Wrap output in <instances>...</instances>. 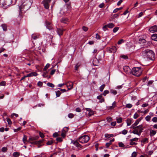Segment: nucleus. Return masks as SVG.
<instances>
[{
	"mask_svg": "<svg viewBox=\"0 0 157 157\" xmlns=\"http://www.w3.org/2000/svg\"><path fill=\"white\" fill-rule=\"evenodd\" d=\"M22 3L19 6L20 13L22 11H25L29 9L33 3L32 0H22Z\"/></svg>",
	"mask_w": 157,
	"mask_h": 157,
	"instance_id": "obj_1",
	"label": "nucleus"
},
{
	"mask_svg": "<svg viewBox=\"0 0 157 157\" xmlns=\"http://www.w3.org/2000/svg\"><path fill=\"white\" fill-rule=\"evenodd\" d=\"M142 70L141 67H135L132 69L131 73L133 75L139 77L142 74Z\"/></svg>",
	"mask_w": 157,
	"mask_h": 157,
	"instance_id": "obj_2",
	"label": "nucleus"
},
{
	"mask_svg": "<svg viewBox=\"0 0 157 157\" xmlns=\"http://www.w3.org/2000/svg\"><path fill=\"white\" fill-rule=\"evenodd\" d=\"M143 52L146 55L147 58L153 60L155 58V54L152 50L147 49L143 51Z\"/></svg>",
	"mask_w": 157,
	"mask_h": 157,
	"instance_id": "obj_3",
	"label": "nucleus"
},
{
	"mask_svg": "<svg viewBox=\"0 0 157 157\" xmlns=\"http://www.w3.org/2000/svg\"><path fill=\"white\" fill-rule=\"evenodd\" d=\"M90 140L89 136L87 135H84L80 136L79 138V141L82 144L87 143Z\"/></svg>",
	"mask_w": 157,
	"mask_h": 157,
	"instance_id": "obj_4",
	"label": "nucleus"
},
{
	"mask_svg": "<svg viewBox=\"0 0 157 157\" xmlns=\"http://www.w3.org/2000/svg\"><path fill=\"white\" fill-rule=\"evenodd\" d=\"M12 0H1L0 2L3 6H8L12 3Z\"/></svg>",
	"mask_w": 157,
	"mask_h": 157,
	"instance_id": "obj_5",
	"label": "nucleus"
},
{
	"mask_svg": "<svg viewBox=\"0 0 157 157\" xmlns=\"http://www.w3.org/2000/svg\"><path fill=\"white\" fill-rule=\"evenodd\" d=\"M51 0H44L42 2L44 8L48 9L49 7V3L50 2Z\"/></svg>",
	"mask_w": 157,
	"mask_h": 157,
	"instance_id": "obj_6",
	"label": "nucleus"
},
{
	"mask_svg": "<svg viewBox=\"0 0 157 157\" xmlns=\"http://www.w3.org/2000/svg\"><path fill=\"white\" fill-rule=\"evenodd\" d=\"M66 30L65 29H64L63 28H57V33L59 36H61L63 34L64 31Z\"/></svg>",
	"mask_w": 157,
	"mask_h": 157,
	"instance_id": "obj_7",
	"label": "nucleus"
},
{
	"mask_svg": "<svg viewBox=\"0 0 157 157\" xmlns=\"http://www.w3.org/2000/svg\"><path fill=\"white\" fill-rule=\"evenodd\" d=\"M46 28L49 30L53 29L52 25V23L47 21H46L45 22Z\"/></svg>",
	"mask_w": 157,
	"mask_h": 157,
	"instance_id": "obj_8",
	"label": "nucleus"
},
{
	"mask_svg": "<svg viewBox=\"0 0 157 157\" xmlns=\"http://www.w3.org/2000/svg\"><path fill=\"white\" fill-rule=\"evenodd\" d=\"M149 31L152 33L157 32V26L155 25L150 27L149 28Z\"/></svg>",
	"mask_w": 157,
	"mask_h": 157,
	"instance_id": "obj_9",
	"label": "nucleus"
},
{
	"mask_svg": "<svg viewBox=\"0 0 157 157\" xmlns=\"http://www.w3.org/2000/svg\"><path fill=\"white\" fill-rule=\"evenodd\" d=\"M117 48L115 46H113L107 48V51L109 53H115L116 52Z\"/></svg>",
	"mask_w": 157,
	"mask_h": 157,
	"instance_id": "obj_10",
	"label": "nucleus"
},
{
	"mask_svg": "<svg viewBox=\"0 0 157 157\" xmlns=\"http://www.w3.org/2000/svg\"><path fill=\"white\" fill-rule=\"evenodd\" d=\"M43 140H40L39 141H36L31 142V144H35L38 145V147H40L42 146L41 143L43 142Z\"/></svg>",
	"mask_w": 157,
	"mask_h": 157,
	"instance_id": "obj_11",
	"label": "nucleus"
},
{
	"mask_svg": "<svg viewBox=\"0 0 157 157\" xmlns=\"http://www.w3.org/2000/svg\"><path fill=\"white\" fill-rule=\"evenodd\" d=\"M39 138V136H36L34 137H30L28 140V141L30 143H31V142L36 141V140H37Z\"/></svg>",
	"mask_w": 157,
	"mask_h": 157,
	"instance_id": "obj_12",
	"label": "nucleus"
},
{
	"mask_svg": "<svg viewBox=\"0 0 157 157\" xmlns=\"http://www.w3.org/2000/svg\"><path fill=\"white\" fill-rule=\"evenodd\" d=\"M143 125L142 124L140 125L137 126H136V129H138V132H139V134L141 135V133L142 132V131L143 130Z\"/></svg>",
	"mask_w": 157,
	"mask_h": 157,
	"instance_id": "obj_13",
	"label": "nucleus"
},
{
	"mask_svg": "<svg viewBox=\"0 0 157 157\" xmlns=\"http://www.w3.org/2000/svg\"><path fill=\"white\" fill-rule=\"evenodd\" d=\"M123 70L126 73H128L129 72L131 73V71H130V69L128 66H125L124 67Z\"/></svg>",
	"mask_w": 157,
	"mask_h": 157,
	"instance_id": "obj_14",
	"label": "nucleus"
},
{
	"mask_svg": "<svg viewBox=\"0 0 157 157\" xmlns=\"http://www.w3.org/2000/svg\"><path fill=\"white\" fill-rule=\"evenodd\" d=\"M60 21L62 23L64 24H67L69 22L68 19L65 17L62 18L60 20Z\"/></svg>",
	"mask_w": 157,
	"mask_h": 157,
	"instance_id": "obj_15",
	"label": "nucleus"
},
{
	"mask_svg": "<svg viewBox=\"0 0 157 157\" xmlns=\"http://www.w3.org/2000/svg\"><path fill=\"white\" fill-rule=\"evenodd\" d=\"M66 85L67 87H69L70 88H68V90H70L73 87V83L71 82H68L66 83Z\"/></svg>",
	"mask_w": 157,
	"mask_h": 157,
	"instance_id": "obj_16",
	"label": "nucleus"
},
{
	"mask_svg": "<svg viewBox=\"0 0 157 157\" xmlns=\"http://www.w3.org/2000/svg\"><path fill=\"white\" fill-rule=\"evenodd\" d=\"M73 144H74L76 147L78 148H81L82 147V145L79 144V143L77 141H75L73 142Z\"/></svg>",
	"mask_w": 157,
	"mask_h": 157,
	"instance_id": "obj_17",
	"label": "nucleus"
},
{
	"mask_svg": "<svg viewBox=\"0 0 157 157\" xmlns=\"http://www.w3.org/2000/svg\"><path fill=\"white\" fill-rule=\"evenodd\" d=\"M151 38L153 40L157 41V34L155 33L153 34L151 36Z\"/></svg>",
	"mask_w": 157,
	"mask_h": 157,
	"instance_id": "obj_18",
	"label": "nucleus"
},
{
	"mask_svg": "<svg viewBox=\"0 0 157 157\" xmlns=\"http://www.w3.org/2000/svg\"><path fill=\"white\" fill-rule=\"evenodd\" d=\"M116 102L115 101H114L112 103V105L110 106L109 107V109H113L116 106Z\"/></svg>",
	"mask_w": 157,
	"mask_h": 157,
	"instance_id": "obj_19",
	"label": "nucleus"
},
{
	"mask_svg": "<svg viewBox=\"0 0 157 157\" xmlns=\"http://www.w3.org/2000/svg\"><path fill=\"white\" fill-rule=\"evenodd\" d=\"M67 6V11H68L70 10L71 9V3H69L66 4Z\"/></svg>",
	"mask_w": 157,
	"mask_h": 157,
	"instance_id": "obj_20",
	"label": "nucleus"
},
{
	"mask_svg": "<svg viewBox=\"0 0 157 157\" xmlns=\"http://www.w3.org/2000/svg\"><path fill=\"white\" fill-rule=\"evenodd\" d=\"M1 26L4 31H6L7 30V26L6 24H3L1 25Z\"/></svg>",
	"mask_w": 157,
	"mask_h": 157,
	"instance_id": "obj_21",
	"label": "nucleus"
},
{
	"mask_svg": "<svg viewBox=\"0 0 157 157\" xmlns=\"http://www.w3.org/2000/svg\"><path fill=\"white\" fill-rule=\"evenodd\" d=\"M29 77L33 76H36L38 74L36 72H34L29 74Z\"/></svg>",
	"mask_w": 157,
	"mask_h": 157,
	"instance_id": "obj_22",
	"label": "nucleus"
},
{
	"mask_svg": "<svg viewBox=\"0 0 157 157\" xmlns=\"http://www.w3.org/2000/svg\"><path fill=\"white\" fill-rule=\"evenodd\" d=\"M132 133L135 134H136L139 136H140V134H139V132H138V129H135L132 131Z\"/></svg>",
	"mask_w": 157,
	"mask_h": 157,
	"instance_id": "obj_23",
	"label": "nucleus"
},
{
	"mask_svg": "<svg viewBox=\"0 0 157 157\" xmlns=\"http://www.w3.org/2000/svg\"><path fill=\"white\" fill-rule=\"evenodd\" d=\"M107 27L109 28H113L114 26V25L113 23H109L107 25Z\"/></svg>",
	"mask_w": 157,
	"mask_h": 157,
	"instance_id": "obj_24",
	"label": "nucleus"
},
{
	"mask_svg": "<svg viewBox=\"0 0 157 157\" xmlns=\"http://www.w3.org/2000/svg\"><path fill=\"white\" fill-rule=\"evenodd\" d=\"M105 136L106 138H109L110 137H113V135L112 134H105Z\"/></svg>",
	"mask_w": 157,
	"mask_h": 157,
	"instance_id": "obj_25",
	"label": "nucleus"
},
{
	"mask_svg": "<svg viewBox=\"0 0 157 157\" xmlns=\"http://www.w3.org/2000/svg\"><path fill=\"white\" fill-rule=\"evenodd\" d=\"M110 92L113 95H116L117 94V91L116 90L113 89H110Z\"/></svg>",
	"mask_w": 157,
	"mask_h": 157,
	"instance_id": "obj_26",
	"label": "nucleus"
},
{
	"mask_svg": "<svg viewBox=\"0 0 157 157\" xmlns=\"http://www.w3.org/2000/svg\"><path fill=\"white\" fill-rule=\"evenodd\" d=\"M132 124V121L130 119H128L127 120V126H130Z\"/></svg>",
	"mask_w": 157,
	"mask_h": 157,
	"instance_id": "obj_27",
	"label": "nucleus"
},
{
	"mask_svg": "<svg viewBox=\"0 0 157 157\" xmlns=\"http://www.w3.org/2000/svg\"><path fill=\"white\" fill-rule=\"evenodd\" d=\"M65 10L63 8L61 9L60 11V13L62 15H65L66 14V12L65 11Z\"/></svg>",
	"mask_w": 157,
	"mask_h": 157,
	"instance_id": "obj_28",
	"label": "nucleus"
},
{
	"mask_svg": "<svg viewBox=\"0 0 157 157\" xmlns=\"http://www.w3.org/2000/svg\"><path fill=\"white\" fill-rule=\"evenodd\" d=\"M47 85L48 86L52 88H53L55 86L54 84L49 82H48L47 84Z\"/></svg>",
	"mask_w": 157,
	"mask_h": 157,
	"instance_id": "obj_29",
	"label": "nucleus"
},
{
	"mask_svg": "<svg viewBox=\"0 0 157 157\" xmlns=\"http://www.w3.org/2000/svg\"><path fill=\"white\" fill-rule=\"evenodd\" d=\"M20 155V154L18 152H14L13 154V155L15 157H17Z\"/></svg>",
	"mask_w": 157,
	"mask_h": 157,
	"instance_id": "obj_30",
	"label": "nucleus"
},
{
	"mask_svg": "<svg viewBox=\"0 0 157 157\" xmlns=\"http://www.w3.org/2000/svg\"><path fill=\"white\" fill-rule=\"evenodd\" d=\"M122 118L121 117H119L117 118V122L118 123H121L122 121Z\"/></svg>",
	"mask_w": 157,
	"mask_h": 157,
	"instance_id": "obj_31",
	"label": "nucleus"
},
{
	"mask_svg": "<svg viewBox=\"0 0 157 157\" xmlns=\"http://www.w3.org/2000/svg\"><path fill=\"white\" fill-rule=\"evenodd\" d=\"M105 86V85L103 84L99 88V90L100 91L102 92L103 91L104 88Z\"/></svg>",
	"mask_w": 157,
	"mask_h": 157,
	"instance_id": "obj_32",
	"label": "nucleus"
},
{
	"mask_svg": "<svg viewBox=\"0 0 157 157\" xmlns=\"http://www.w3.org/2000/svg\"><path fill=\"white\" fill-rule=\"evenodd\" d=\"M27 137L26 135H24L22 139V140L23 142L25 143L27 141Z\"/></svg>",
	"mask_w": 157,
	"mask_h": 157,
	"instance_id": "obj_33",
	"label": "nucleus"
},
{
	"mask_svg": "<svg viewBox=\"0 0 157 157\" xmlns=\"http://www.w3.org/2000/svg\"><path fill=\"white\" fill-rule=\"evenodd\" d=\"M68 129L69 128L68 127H65L63 128L62 131L67 133L68 130Z\"/></svg>",
	"mask_w": 157,
	"mask_h": 157,
	"instance_id": "obj_34",
	"label": "nucleus"
},
{
	"mask_svg": "<svg viewBox=\"0 0 157 157\" xmlns=\"http://www.w3.org/2000/svg\"><path fill=\"white\" fill-rule=\"evenodd\" d=\"M119 17V15L118 14H114L112 16V18L113 19H114L116 18H118Z\"/></svg>",
	"mask_w": 157,
	"mask_h": 157,
	"instance_id": "obj_35",
	"label": "nucleus"
},
{
	"mask_svg": "<svg viewBox=\"0 0 157 157\" xmlns=\"http://www.w3.org/2000/svg\"><path fill=\"white\" fill-rule=\"evenodd\" d=\"M56 97H59L61 95V93L59 91H58L56 92Z\"/></svg>",
	"mask_w": 157,
	"mask_h": 157,
	"instance_id": "obj_36",
	"label": "nucleus"
},
{
	"mask_svg": "<svg viewBox=\"0 0 157 157\" xmlns=\"http://www.w3.org/2000/svg\"><path fill=\"white\" fill-rule=\"evenodd\" d=\"M49 66L50 64L49 63H47L44 68L43 70L44 71H46L47 69L49 67Z\"/></svg>",
	"mask_w": 157,
	"mask_h": 157,
	"instance_id": "obj_37",
	"label": "nucleus"
},
{
	"mask_svg": "<svg viewBox=\"0 0 157 157\" xmlns=\"http://www.w3.org/2000/svg\"><path fill=\"white\" fill-rule=\"evenodd\" d=\"M6 82L5 81H2L1 82H0V86H6Z\"/></svg>",
	"mask_w": 157,
	"mask_h": 157,
	"instance_id": "obj_38",
	"label": "nucleus"
},
{
	"mask_svg": "<svg viewBox=\"0 0 157 157\" xmlns=\"http://www.w3.org/2000/svg\"><path fill=\"white\" fill-rule=\"evenodd\" d=\"M138 138H134L130 139V141H133V142H134V141L137 142L138 141Z\"/></svg>",
	"mask_w": 157,
	"mask_h": 157,
	"instance_id": "obj_39",
	"label": "nucleus"
},
{
	"mask_svg": "<svg viewBox=\"0 0 157 157\" xmlns=\"http://www.w3.org/2000/svg\"><path fill=\"white\" fill-rule=\"evenodd\" d=\"M109 90H105L104 91L103 93L102 94L104 96H105L107 94H108L109 93Z\"/></svg>",
	"mask_w": 157,
	"mask_h": 157,
	"instance_id": "obj_40",
	"label": "nucleus"
},
{
	"mask_svg": "<svg viewBox=\"0 0 157 157\" xmlns=\"http://www.w3.org/2000/svg\"><path fill=\"white\" fill-rule=\"evenodd\" d=\"M132 105L130 103L127 104L126 105V107L128 108H130L132 107Z\"/></svg>",
	"mask_w": 157,
	"mask_h": 157,
	"instance_id": "obj_41",
	"label": "nucleus"
},
{
	"mask_svg": "<svg viewBox=\"0 0 157 157\" xmlns=\"http://www.w3.org/2000/svg\"><path fill=\"white\" fill-rule=\"evenodd\" d=\"M119 28L117 27H115L113 29V33H116L119 29Z\"/></svg>",
	"mask_w": 157,
	"mask_h": 157,
	"instance_id": "obj_42",
	"label": "nucleus"
},
{
	"mask_svg": "<svg viewBox=\"0 0 157 157\" xmlns=\"http://www.w3.org/2000/svg\"><path fill=\"white\" fill-rule=\"evenodd\" d=\"M66 133L62 131V133L61 134V136L63 138H64L66 136Z\"/></svg>",
	"mask_w": 157,
	"mask_h": 157,
	"instance_id": "obj_43",
	"label": "nucleus"
},
{
	"mask_svg": "<svg viewBox=\"0 0 157 157\" xmlns=\"http://www.w3.org/2000/svg\"><path fill=\"white\" fill-rule=\"evenodd\" d=\"M80 64L79 63H78L76 64V65L75 66V70H77L78 68L80 66Z\"/></svg>",
	"mask_w": 157,
	"mask_h": 157,
	"instance_id": "obj_44",
	"label": "nucleus"
},
{
	"mask_svg": "<svg viewBox=\"0 0 157 157\" xmlns=\"http://www.w3.org/2000/svg\"><path fill=\"white\" fill-rule=\"evenodd\" d=\"M151 118V117L150 116L148 115L146 117L145 119L147 121H150Z\"/></svg>",
	"mask_w": 157,
	"mask_h": 157,
	"instance_id": "obj_45",
	"label": "nucleus"
},
{
	"mask_svg": "<svg viewBox=\"0 0 157 157\" xmlns=\"http://www.w3.org/2000/svg\"><path fill=\"white\" fill-rule=\"evenodd\" d=\"M56 140L58 142H61L63 141V140L61 137H58L56 139Z\"/></svg>",
	"mask_w": 157,
	"mask_h": 157,
	"instance_id": "obj_46",
	"label": "nucleus"
},
{
	"mask_svg": "<svg viewBox=\"0 0 157 157\" xmlns=\"http://www.w3.org/2000/svg\"><path fill=\"white\" fill-rule=\"evenodd\" d=\"M21 129V127H19L17 129H14V132H17L20 130Z\"/></svg>",
	"mask_w": 157,
	"mask_h": 157,
	"instance_id": "obj_47",
	"label": "nucleus"
},
{
	"mask_svg": "<svg viewBox=\"0 0 157 157\" xmlns=\"http://www.w3.org/2000/svg\"><path fill=\"white\" fill-rule=\"evenodd\" d=\"M112 142H110V141L109 142L107 143L105 145L106 146V147L108 148V147L109 146L111 145L112 144Z\"/></svg>",
	"mask_w": 157,
	"mask_h": 157,
	"instance_id": "obj_48",
	"label": "nucleus"
},
{
	"mask_svg": "<svg viewBox=\"0 0 157 157\" xmlns=\"http://www.w3.org/2000/svg\"><path fill=\"white\" fill-rule=\"evenodd\" d=\"M68 117L70 118H72L74 117V114L71 113H69L68 115Z\"/></svg>",
	"mask_w": 157,
	"mask_h": 157,
	"instance_id": "obj_49",
	"label": "nucleus"
},
{
	"mask_svg": "<svg viewBox=\"0 0 157 157\" xmlns=\"http://www.w3.org/2000/svg\"><path fill=\"white\" fill-rule=\"evenodd\" d=\"M118 144L119 147H124V144L122 142H119Z\"/></svg>",
	"mask_w": 157,
	"mask_h": 157,
	"instance_id": "obj_50",
	"label": "nucleus"
},
{
	"mask_svg": "<svg viewBox=\"0 0 157 157\" xmlns=\"http://www.w3.org/2000/svg\"><path fill=\"white\" fill-rule=\"evenodd\" d=\"M32 38L34 40H36L38 38V37L35 34H33L32 35Z\"/></svg>",
	"mask_w": 157,
	"mask_h": 157,
	"instance_id": "obj_51",
	"label": "nucleus"
},
{
	"mask_svg": "<svg viewBox=\"0 0 157 157\" xmlns=\"http://www.w3.org/2000/svg\"><path fill=\"white\" fill-rule=\"evenodd\" d=\"M137 155V153L136 152H133L132 154V156L131 157H136Z\"/></svg>",
	"mask_w": 157,
	"mask_h": 157,
	"instance_id": "obj_52",
	"label": "nucleus"
},
{
	"mask_svg": "<svg viewBox=\"0 0 157 157\" xmlns=\"http://www.w3.org/2000/svg\"><path fill=\"white\" fill-rule=\"evenodd\" d=\"M150 133H151V135L153 136L156 134V132L154 130H152L151 131Z\"/></svg>",
	"mask_w": 157,
	"mask_h": 157,
	"instance_id": "obj_53",
	"label": "nucleus"
},
{
	"mask_svg": "<svg viewBox=\"0 0 157 157\" xmlns=\"http://www.w3.org/2000/svg\"><path fill=\"white\" fill-rule=\"evenodd\" d=\"M107 27V25H105V26H103L102 27L103 30L105 31H106V30H107L108 29Z\"/></svg>",
	"mask_w": 157,
	"mask_h": 157,
	"instance_id": "obj_54",
	"label": "nucleus"
},
{
	"mask_svg": "<svg viewBox=\"0 0 157 157\" xmlns=\"http://www.w3.org/2000/svg\"><path fill=\"white\" fill-rule=\"evenodd\" d=\"M139 116V115L137 113H135V114L134 115L133 118L134 119H137Z\"/></svg>",
	"mask_w": 157,
	"mask_h": 157,
	"instance_id": "obj_55",
	"label": "nucleus"
},
{
	"mask_svg": "<svg viewBox=\"0 0 157 157\" xmlns=\"http://www.w3.org/2000/svg\"><path fill=\"white\" fill-rule=\"evenodd\" d=\"M128 132V131L127 130L124 129L122 131V134L123 135H126Z\"/></svg>",
	"mask_w": 157,
	"mask_h": 157,
	"instance_id": "obj_56",
	"label": "nucleus"
},
{
	"mask_svg": "<svg viewBox=\"0 0 157 157\" xmlns=\"http://www.w3.org/2000/svg\"><path fill=\"white\" fill-rule=\"evenodd\" d=\"M6 121L7 122L8 124H11L12 122H11V121L10 119V118H7Z\"/></svg>",
	"mask_w": 157,
	"mask_h": 157,
	"instance_id": "obj_57",
	"label": "nucleus"
},
{
	"mask_svg": "<svg viewBox=\"0 0 157 157\" xmlns=\"http://www.w3.org/2000/svg\"><path fill=\"white\" fill-rule=\"evenodd\" d=\"M82 29L85 31L86 32L88 30V28L86 26H83L82 27Z\"/></svg>",
	"mask_w": 157,
	"mask_h": 157,
	"instance_id": "obj_58",
	"label": "nucleus"
},
{
	"mask_svg": "<svg viewBox=\"0 0 157 157\" xmlns=\"http://www.w3.org/2000/svg\"><path fill=\"white\" fill-rule=\"evenodd\" d=\"M53 143V141L52 140H49L46 143L47 145H51Z\"/></svg>",
	"mask_w": 157,
	"mask_h": 157,
	"instance_id": "obj_59",
	"label": "nucleus"
},
{
	"mask_svg": "<svg viewBox=\"0 0 157 157\" xmlns=\"http://www.w3.org/2000/svg\"><path fill=\"white\" fill-rule=\"evenodd\" d=\"M103 94H100L99 96H97V98L98 99L100 100L102 98H103L102 97Z\"/></svg>",
	"mask_w": 157,
	"mask_h": 157,
	"instance_id": "obj_60",
	"label": "nucleus"
},
{
	"mask_svg": "<svg viewBox=\"0 0 157 157\" xmlns=\"http://www.w3.org/2000/svg\"><path fill=\"white\" fill-rule=\"evenodd\" d=\"M95 38L98 40H100L101 39V37L98 34V33H97L96 34Z\"/></svg>",
	"mask_w": 157,
	"mask_h": 157,
	"instance_id": "obj_61",
	"label": "nucleus"
},
{
	"mask_svg": "<svg viewBox=\"0 0 157 157\" xmlns=\"http://www.w3.org/2000/svg\"><path fill=\"white\" fill-rule=\"evenodd\" d=\"M124 42V40L123 39L120 40L117 42V44H121Z\"/></svg>",
	"mask_w": 157,
	"mask_h": 157,
	"instance_id": "obj_62",
	"label": "nucleus"
},
{
	"mask_svg": "<svg viewBox=\"0 0 157 157\" xmlns=\"http://www.w3.org/2000/svg\"><path fill=\"white\" fill-rule=\"evenodd\" d=\"M152 121L154 122H157V117H154L152 119Z\"/></svg>",
	"mask_w": 157,
	"mask_h": 157,
	"instance_id": "obj_63",
	"label": "nucleus"
},
{
	"mask_svg": "<svg viewBox=\"0 0 157 157\" xmlns=\"http://www.w3.org/2000/svg\"><path fill=\"white\" fill-rule=\"evenodd\" d=\"M37 85L39 86H41L43 85V83L40 81H39L37 83Z\"/></svg>",
	"mask_w": 157,
	"mask_h": 157,
	"instance_id": "obj_64",
	"label": "nucleus"
}]
</instances>
